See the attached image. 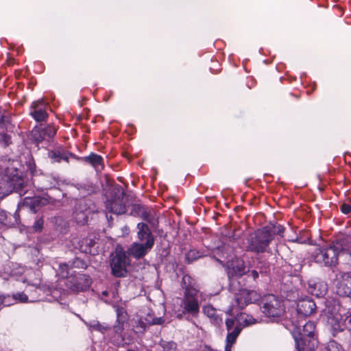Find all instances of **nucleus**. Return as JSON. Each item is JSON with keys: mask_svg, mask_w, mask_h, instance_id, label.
<instances>
[{"mask_svg": "<svg viewBox=\"0 0 351 351\" xmlns=\"http://www.w3.org/2000/svg\"><path fill=\"white\" fill-rule=\"evenodd\" d=\"M293 328L291 334L295 340L298 351H313L317 347V340L315 337V324L313 322L298 321L293 322Z\"/></svg>", "mask_w": 351, "mask_h": 351, "instance_id": "1", "label": "nucleus"}, {"mask_svg": "<svg viewBox=\"0 0 351 351\" xmlns=\"http://www.w3.org/2000/svg\"><path fill=\"white\" fill-rule=\"evenodd\" d=\"M346 238L333 241L330 245L315 249L312 257L315 263L326 267H334L338 264L339 252L346 250Z\"/></svg>", "mask_w": 351, "mask_h": 351, "instance_id": "2", "label": "nucleus"}, {"mask_svg": "<svg viewBox=\"0 0 351 351\" xmlns=\"http://www.w3.org/2000/svg\"><path fill=\"white\" fill-rule=\"evenodd\" d=\"M23 187V180L16 167H0V199L8 195L13 191H19Z\"/></svg>", "mask_w": 351, "mask_h": 351, "instance_id": "3", "label": "nucleus"}, {"mask_svg": "<svg viewBox=\"0 0 351 351\" xmlns=\"http://www.w3.org/2000/svg\"><path fill=\"white\" fill-rule=\"evenodd\" d=\"M271 226H264L257 229L247 239L246 250L248 252L261 254L267 252L273 241L270 233Z\"/></svg>", "mask_w": 351, "mask_h": 351, "instance_id": "4", "label": "nucleus"}, {"mask_svg": "<svg viewBox=\"0 0 351 351\" xmlns=\"http://www.w3.org/2000/svg\"><path fill=\"white\" fill-rule=\"evenodd\" d=\"M191 291L189 294L184 295L181 300L180 308L177 311V319L194 322L199 313V303L197 294H193Z\"/></svg>", "mask_w": 351, "mask_h": 351, "instance_id": "5", "label": "nucleus"}, {"mask_svg": "<svg viewBox=\"0 0 351 351\" xmlns=\"http://www.w3.org/2000/svg\"><path fill=\"white\" fill-rule=\"evenodd\" d=\"M261 302V311L269 318H279L285 313L283 301L273 294L265 295Z\"/></svg>", "mask_w": 351, "mask_h": 351, "instance_id": "6", "label": "nucleus"}, {"mask_svg": "<svg viewBox=\"0 0 351 351\" xmlns=\"http://www.w3.org/2000/svg\"><path fill=\"white\" fill-rule=\"evenodd\" d=\"M129 258L121 247H117L111 255L110 267L112 274L116 277H123L127 274Z\"/></svg>", "mask_w": 351, "mask_h": 351, "instance_id": "7", "label": "nucleus"}, {"mask_svg": "<svg viewBox=\"0 0 351 351\" xmlns=\"http://www.w3.org/2000/svg\"><path fill=\"white\" fill-rule=\"evenodd\" d=\"M225 324L228 330L226 351H230V348H231L232 345L235 343L242 330L243 325L239 314H237L236 317L226 319Z\"/></svg>", "mask_w": 351, "mask_h": 351, "instance_id": "8", "label": "nucleus"}, {"mask_svg": "<svg viewBox=\"0 0 351 351\" xmlns=\"http://www.w3.org/2000/svg\"><path fill=\"white\" fill-rule=\"evenodd\" d=\"M90 285L91 279L89 276L80 274L69 277L66 282V286L76 292L86 291Z\"/></svg>", "mask_w": 351, "mask_h": 351, "instance_id": "9", "label": "nucleus"}, {"mask_svg": "<svg viewBox=\"0 0 351 351\" xmlns=\"http://www.w3.org/2000/svg\"><path fill=\"white\" fill-rule=\"evenodd\" d=\"M261 295L254 290L243 289L239 291L236 296V301L241 308H243L249 304L259 301Z\"/></svg>", "mask_w": 351, "mask_h": 351, "instance_id": "10", "label": "nucleus"}, {"mask_svg": "<svg viewBox=\"0 0 351 351\" xmlns=\"http://www.w3.org/2000/svg\"><path fill=\"white\" fill-rule=\"evenodd\" d=\"M57 128L53 125L46 127H35L32 131L33 138L38 143L52 138L56 134Z\"/></svg>", "mask_w": 351, "mask_h": 351, "instance_id": "11", "label": "nucleus"}, {"mask_svg": "<svg viewBox=\"0 0 351 351\" xmlns=\"http://www.w3.org/2000/svg\"><path fill=\"white\" fill-rule=\"evenodd\" d=\"M316 304L310 298L300 300L297 304V313L299 318H306L316 311Z\"/></svg>", "mask_w": 351, "mask_h": 351, "instance_id": "12", "label": "nucleus"}, {"mask_svg": "<svg viewBox=\"0 0 351 351\" xmlns=\"http://www.w3.org/2000/svg\"><path fill=\"white\" fill-rule=\"evenodd\" d=\"M154 245V241L152 239L145 243H133L128 249V254L135 258H141L151 250Z\"/></svg>", "mask_w": 351, "mask_h": 351, "instance_id": "13", "label": "nucleus"}, {"mask_svg": "<svg viewBox=\"0 0 351 351\" xmlns=\"http://www.w3.org/2000/svg\"><path fill=\"white\" fill-rule=\"evenodd\" d=\"M48 104L44 100L34 101L31 107L30 114L38 122L45 121L47 117Z\"/></svg>", "mask_w": 351, "mask_h": 351, "instance_id": "14", "label": "nucleus"}, {"mask_svg": "<svg viewBox=\"0 0 351 351\" xmlns=\"http://www.w3.org/2000/svg\"><path fill=\"white\" fill-rule=\"evenodd\" d=\"M337 293L340 296L351 297V275L343 274L337 285Z\"/></svg>", "mask_w": 351, "mask_h": 351, "instance_id": "15", "label": "nucleus"}, {"mask_svg": "<svg viewBox=\"0 0 351 351\" xmlns=\"http://www.w3.org/2000/svg\"><path fill=\"white\" fill-rule=\"evenodd\" d=\"M106 210L116 215H122L126 212V208L123 202V197H114L108 199L106 202Z\"/></svg>", "mask_w": 351, "mask_h": 351, "instance_id": "16", "label": "nucleus"}, {"mask_svg": "<svg viewBox=\"0 0 351 351\" xmlns=\"http://www.w3.org/2000/svg\"><path fill=\"white\" fill-rule=\"evenodd\" d=\"M304 264V259H291L290 262L285 265V268L290 276H299Z\"/></svg>", "mask_w": 351, "mask_h": 351, "instance_id": "17", "label": "nucleus"}, {"mask_svg": "<svg viewBox=\"0 0 351 351\" xmlns=\"http://www.w3.org/2000/svg\"><path fill=\"white\" fill-rule=\"evenodd\" d=\"M308 291L313 295L321 298L326 294L328 287L326 283L323 282H315L309 285Z\"/></svg>", "mask_w": 351, "mask_h": 351, "instance_id": "18", "label": "nucleus"}, {"mask_svg": "<svg viewBox=\"0 0 351 351\" xmlns=\"http://www.w3.org/2000/svg\"><path fill=\"white\" fill-rule=\"evenodd\" d=\"M195 280L189 275H184L182 279L181 285L184 290V295L189 294L191 291H194L193 294H198L199 291L195 287Z\"/></svg>", "mask_w": 351, "mask_h": 351, "instance_id": "19", "label": "nucleus"}, {"mask_svg": "<svg viewBox=\"0 0 351 351\" xmlns=\"http://www.w3.org/2000/svg\"><path fill=\"white\" fill-rule=\"evenodd\" d=\"M202 311L204 314L210 319L213 324L215 325H220L222 324V318L217 314V311L213 306H204Z\"/></svg>", "mask_w": 351, "mask_h": 351, "instance_id": "20", "label": "nucleus"}, {"mask_svg": "<svg viewBox=\"0 0 351 351\" xmlns=\"http://www.w3.org/2000/svg\"><path fill=\"white\" fill-rule=\"evenodd\" d=\"M84 161L92 165L95 169H103L104 159L103 158L95 153H91L89 156L83 158Z\"/></svg>", "mask_w": 351, "mask_h": 351, "instance_id": "21", "label": "nucleus"}, {"mask_svg": "<svg viewBox=\"0 0 351 351\" xmlns=\"http://www.w3.org/2000/svg\"><path fill=\"white\" fill-rule=\"evenodd\" d=\"M48 156L51 159V162H60L62 161L69 162V154L64 150L53 149L48 153Z\"/></svg>", "mask_w": 351, "mask_h": 351, "instance_id": "22", "label": "nucleus"}, {"mask_svg": "<svg viewBox=\"0 0 351 351\" xmlns=\"http://www.w3.org/2000/svg\"><path fill=\"white\" fill-rule=\"evenodd\" d=\"M138 228V238L141 241L145 240V242L152 239L154 241L151 231L149 230L147 224L144 223H139L137 225Z\"/></svg>", "mask_w": 351, "mask_h": 351, "instance_id": "23", "label": "nucleus"}, {"mask_svg": "<svg viewBox=\"0 0 351 351\" xmlns=\"http://www.w3.org/2000/svg\"><path fill=\"white\" fill-rule=\"evenodd\" d=\"M114 308L117 315L115 324L125 326L129 318L126 310L123 307L119 306H116Z\"/></svg>", "mask_w": 351, "mask_h": 351, "instance_id": "24", "label": "nucleus"}, {"mask_svg": "<svg viewBox=\"0 0 351 351\" xmlns=\"http://www.w3.org/2000/svg\"><path fill=\"white\" fill-rule=\"evenodd\" d=\"M232 271L237 276H242L249 271L243 260H237L232 264Z\"/></svg>", "mask_w": 351, "mask_h": 351, "instance_id": "25", "label": "nucleus"}, {"mask_svg": "<svg viewBox=\"0 0 351 351\" xmlns=\"http://www.w3.org/2000/svg\"><path fill=\"white\" fill-rule=\"evenodd\" d=\"M95 242L93 239L85 237L79 242V249L82 252L88 254L91 253V247Z\"/></svg>", "mask_w": 351, "mask_h": 351, "instance_id": "26", "label": "nucleus"}, {"mask_svg": "<svg viewBox=\"0 0 351 351\" xmlns=\"http://www.w3.org/2000/svg\"><path fill=\"white\" fill-rule=\"evenodd\" d=\"M28 202L27 204H29V208L32 213H36L38 212L39 208L43 204V198H41L40 197H34L32 198L27 199Z\"/></svg>", "mask_w": 351, "mask_h": 351, "instance_id": "27", "label": "nucleus"}, {"mask_svg": "<svg viewBox=\"0 0 351 351\" xmlns=\"http://www.w3.org/2000/svg\"><path fill=\"white\" fill-rule=\"evenodd\" d=\"M135 208L138 209L139 215L144 220L148 222H152L154 220L153 210H147L139 205L136 206Z\"/></svg>", "mask_w": 351, "mask_h": 351, "instance_id": "28", "label": "nucleus"}, {"mask_svg": "<svg viewBox=\"0 0 351 351\" xmlns=\"http://www.w3.org/2000/svg\"><path fill=\"white\" fill-rule=\"evenodd\" d=\"M266 226H271L270 233L272 236V239H274L275 235H279L280 237H283V234L285 232V228L282 225L278 224L277 223H269Z\"/></svg>", "mask_w": 351, "mask_h": 351, "instance_id": "29", "label": "nucleus"}, {"mask_svg": "<svg viewBox=\"0 0 351 351\" xmlns=\"http://www.w3.org/2000/svg\"><path fill=\"white\" fill-rule=\"evenodd\" d=\"M202 256V254L199 250H191L186 254L185 261L188 264H190L193 261H197Z\"/></svg>", "mask_w": 351, "mask_h": 351, "instance_id": "30", "label": "nucleus"}, {"mask_svg": "<svg viewBox=\"0 0 351 351\" xmlns=\"http://www.w3.org/2000/svg\"><path fill=\"white\" fill-rule=\"evenodd\" d=\"M146 322L147 326L149 325H160L164 322V320L162 317H154V315L152 313H148L144 318Z\"/></svg>", "mask_w": 351, "mask_h": 351, "instance_id": "31", "label": "nucleus"}, {"mask_svg": "<svg viewBox=\"0 0 351 351\" xmlns=\"http://www.w3.org/2000/svg\"><path fill=\"white\" fill-rule=\"evenodd\" d=\"M240 320L242 323L243 328L244 326H247L257 322V320L254 318L252 315L245 314V313H240L239 314Z\"/></svg>", "mask_w": 351, "mask_h": 351, "instance_id": "32", "label": "nucleus"}, {"mask_svg": "<svg viewBox=\"0 0 351 351\" xmlns=\"http://www.w3.org/2000/svg\"><path fill=\"white\" fill-rule=\"evenodd\" d=\"M343 326L338 324V328H336L335 324L333 325V329L337 331H343L348 330L351 331V315L347 316L343 321Z\"/></svg>", "mask_w": 351, "mask_h": 351, "instance_id": "33", "label": "nucleus"}, {"mask_svg": "<svg viewBox=\"0 0 351 351\" xmlns=\"http://www.w3.org/2000/svg\"><path fill=\"white\" fill-rule=\"evenodd\" d=\"M19 301L20 302H27L28 297L23 292H19L13 294L11 298V302L14 304L15 302Z\"/></svg>", "mask_w": 351, "mask_h": 351, "instance_id": "34", "label": "nucleus"}, {"mask_svg": "<svg viewBox=\"0 0 351 351\" xmlns=\"http://www.w3.org/2000/svg\"><path fill=\"white\" fill-rule=\"evenodd\" d=\"M327 351H343L342 346L335 341H330L326 347Z\"/></svg>", "mask_w": 351, "mask_h": 351, "instance_id": "35", "label": "nucleus"}, {"mask_svg": "<svg viewBox=\"0 0 351 351\" xmlns=\"http://www.w3.org/2000/svg\"><path fill=\"white\" fill-rule=\"evenodd\" d=\"M75 219L78 223H85L87 221V215L84 212H75Z\"/></svg>", "mask_w": 351, "mask_h": 351, "instance_id": "36", "label": "nucleus"}, {"mask_svg": "<svg viewBox=\"0 0 351 351\" xmlns=\"http://www.w3.org/2000/svg\"><path fill=\"white\" fill-rule=\"evenodd\" d=\"M43 226H44L43 217H40V218L36 219L32 228L35 232H40L43 230Z\"/></svg>", "mask_w": 351, "mask_h": 351, "instance_id": "37", "label": "nucleus"}, {"mask_svg": "<svg viewBox=\"0 0 351 351\" xmlns=\"http://www.w3.org/2000/svg\"><path fill=\"white\" fill-rule=\"evenodd\" d=\"M59 274L62 278H68L69 274V267L67 264H60L59 267Z\"/></svg>", "mask_w": 351, "mask_h": 351, "instance_id": "38", "label": "nucleus"}, {"mask_svg": "<svg viewBox=\"0 0 351 351\" xmlns=\"http://www.w3.org/2000/svg\"><path fill=\"white\" fill-rule=\"evenodd\" d=\"M147 326V324L143 317H140L138 319L135 326V327L138 329V332H143L145 330Z\"/></svg>", "mask_w": 351, "mask_h": 351, "instance_id": "39", "label": "nucleus"}, {"mask_svg": "<svg viewBox=\"0 0 351 351\" xmlns=\"http://www.w3.org/2000/svg\"><path fill=\"white\" fill-rule=\"evenodd\" d=\"M10 306L12 304L11 302V297L9 295H5L3 294H0V306Z\"/></svg>", "mask_w": 351, "mask_h": 351, "instance_id": "40", "label": "nucleus"}, {"mask_svg": "<svg viewBox=\"0 0 351 351\" xmlns=\"http://www.w3.org/2000/svg\"><path fill=\"white\" fill-rule=\"evenodd\" d=\"M339 209L341 212L345 215H348L351 213V205L343 202L339 206Z\"/></svg>", "mask_w": 351, "mask_h": 351, "instance_id": "41", "label": "nucleus"}, {"mask_svg": "<svg viewBox=\"0 0 351 351\" xmlns=\"http://www.w3.org/2000/svg\"><path fill=\"white\" fill-rule=\"evenodd\" d=\"M0 142L3 143L5 145H8L11 143V137L7 134H0Z\"/></svg>", "mask_w": 351, "mask_h": 351, "instance_id": "42", "label": "nucleus"}, {"mask_svg": "<svg viewBox=\"0 0 351 351\" xmlns=\"http://www.w3.org/2000/svg\"><path fill=\"white\" fill-rule=\"evenodd\" d=\"M73 265L76 267H81L83 269H86L87 267L86 263L78 258L75 259V261H73Z\"/></svg>", "mask_w": 351, "mask_h": 351, "instance_id": "43", "label": "nucleus"}, {"mask_svg": "<svg viewBox=\"0 0 351 351\" xmlns=\"http://www.w3.org/2000/svg\"><path fill=\"white\" fill-rule=\"evenodd\" d=\"M124 327L125 326L114 324V325L113 326V331L114 332V333L119 335H121L124 330Z\"/></svg>", "mask_w": 351, "mask_h": 351, "instance_id": "44", "label": "nucleus"}, {"mask_svg": "<svg viewBox=\"0 0 351 351\" xmlns=\"http://www.w3.org/2000/svg\"><path fill=\"white\" fill-rule=\"evenodd\" d=\"M247 274H248V276L252 277L254 280H256L259 276L258 272L254 269L252 271L249 270V271H247Z\"/></svg>", "mask_w": 351, "mask_h": 351, "instance_id": "45", "label": "nucleus"}, {"mask_svg": "<svg viewBox=\"0 0 351 351\" xmlns=\"http://www.w3.org/2000/svg\"><path fill=\"white\" fill-rule=\"evenodd\" d=\"M173 344V343L172 342L162 343V346L163 348V350L164 351H169L172 348Z\"/></svg>", "mask_w": 351, "mask_h": 351, "instance_id": "46", "label": "nucleus"}, {"mask_svg": "<svg viewBox=\"0 0 351 351\" xmlns=\"http://www.w3.org/2000/svg\"><path fill=\"white\" fill-rule=\"evenodd\" d=\"M102 294L105 296H107L108 295V291H104L102 292Z\"/></svg>", "mask_w": 351, "mask_h": 351, "instance_id": "47", "label": "nucleus"}, {"mask_svg": "<svg viewBox=\"0 0 351 351\" xmlns=\"http://www.w3.org/2000/svg\"><path fill=\"white\" fill-rule=\"evenodd\" d=\"M176 215H179V213H178V210H177Z\"/></svg>", "mask_w": 351, "mask_h": 351, "instance_id": "48", "label": "nucleus"}]
</instances>
